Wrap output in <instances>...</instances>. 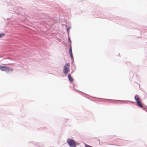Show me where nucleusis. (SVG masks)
Listing matches in <instances>:
<instances>
[{
  "label": "nucleus",
  "mask_w": 147,
  "mask_h": 147,
  "mask_svg": "<svg viewBox=\"0 0 147 147\" xmlns=\"http://www.w3.org/2000/svg\"><path fill=\"white\" fill-rule=\"evenodd\" d=\"M71 28V26H69L68 28H67V32L68 35H69V30Z\"/></svg>",
  "instance_id": "9"
},
{
  "label": "nucleus",
  "mask_w": 147,
  "mask_h": 147,
  "mask_svg": "<svg viewBox=\"0 0 147 147\" xmlns=\"http://www.w3.org/2000/svg\"><path fill=\"white\" fill-rule=\"evenodd\" d=\"M85 147H92V146H90L86 144L85 145Z\"/></svg>",
  "instance_id": "15"
},
{
  "label": "nucleus",
  "mask_w": 147,
  "mask_h": 147,
  "mask_svg": "<svg viewBox=\"0 0 147 147\" xmlns=\"http://www.w3.org/2000/svg\"><path fill=\"white\" fill-rule=\"evenodd\" d=\"M69 63H67L64 66V69L63 70V72L65 74H67L69 71Z\"/></svg>",
  "instance_id": "3"
},
{
  "label": "nucleus",
  "mask_w": 147,
  "mask_h": 147,
  "mask_svg": "<svg viewBox=\"0 0 147 147\" xmlns=\"http://www.w3.org/2000/svg\"><path fill=\"white\" fill-rule=\"evenodd\" d=\"M13 69L11 68L7 67V71H6L7 72H10L13 71Z\"/></svg>",
  "instance_id": "8"
},
{
  "label": "nucleus",
  "mask_w": 147,
  "mask_h": 147,
  "mask_svg": "<svg viewBox=\"0 0 147 147\" xmlns=\"http://www.w3.org/2000/svg\"><path fill=\"white\" fill-rule=\"evenodd\" d=\"M70 57H71V59L72 60H73V61H74V57H73V55H70Z\"/></svg>",
  "instance_id": "14"
},
{
  "label": "nucleus",
  "mask_w": 147,
  "mask_h": 147,
  "mask_svg": "<svg viewBox=\"0 0 147 147\" xmlns=\"http://www.w3.org/2000/svg\"><path fill=\"white\" fill-rule=\"evenodd\" d=\"M68 40L69 42L70 43H71V41L70 38V37L69 36V35H68Z\"/></svg>",
  "instance_id": "13"
},
{
  "label": "nucleus",
  "mask_w": 147,
  "mask_h": 147,
  "mask_svg": "<svg viewBox=\"0 0 147 147\" xmlns=\"http://www.w3.org/2000/svg\"><path fill=\"white\" fill-rule=\"evenodd\" d=\"M33 144L36 146H38L39 145V143L36 142H34Z\"/></svg>",
  "instance_id": "11"
},
{
  "label": "nucleus",
  "mask_w": 147,
  "mask_h": 147,
  "mask_svg": "<svg viewBox=\"0 0 147 147\" xmlns=\"http://www.w3.org/2000/svg\"><path fill=\"white\" fill-rule=\"evenodd\" d=\"M70 47L69 49V53L70 55H73V53L72 50V47L71 45H69Z\"/></svg>",
  "instance_id": "7"
},
{
  "label": "nucleus",
  "mask_w": 147,
  "mask_h": 147,
  "mask_svg": "<svg viewBox=\"0 0 147 147\" xmlns=\"http://www.w3.org/2000/svg\"><path fill=\"white\" fill-rule=\"evenodd\" d=\"M139 95H136L134 96V99L136 101V105L139 107L142 108L143 109L146 110L147 109V107L145 106L144 105H142L141 103V99L139 97Z\"/></svg>",
  "instance_id": "1"
},
{
  "label": "nucleus",
  "mask_w": 147,
  "mask_h": 147,
  "mask_svg": "<svg viewBox=\"0 0 147 147\" xmlns=\"http://www.w3.org/2000/svg\"><path fill=\"white\" fill-rule=\"evenodd\" d=\"M77 10L76 12L78 14H80L82 12V11L81 10Z\"/></svg>",
  "instance_id": "10"
},
{
  "label": "nucleus",
  "mask_w": 147,
  "mask_h": 147,
  "mask_svg": "<svg viewBox=\"0 0 147 147\" xmlns=\"http://www.w3.org/2000/svg\"><path fill=\"white\" fill-rule=\"evenodd\" d=\"M17 15H18V16H19L20 15V13H17Z\"/></svg>",
  "instance_id": "16"
},
{
  "label": "nucleus",
  "mask_w": 147,
  "mask_h": 147,
  "mask_svg": "<svg viewBox=\"0 0 147 147\" xmlns=\"http://www.w3.org/2000/svg\"><path fill=\"white\" fill-rule=\"evenodd\" d=\"M67 143L70 147H76L78 144V143H76L74 139L71 138L67 139Z\"/></svg>",
  "instance_id": "2"
},
{
  "label": "nucleus",
  "mask_w": 147,
  "mask_h": 147,
  "mask_svg": "<svg viewBox=\"0 0 147 147\" xmlns=\"http://www.w3.org/2000/svg\"><path fill=\"white\" fill-rule=\"evenodd\" d=\"M5 35V34L4 33H0V38H1L3 36Z\"/></svg>",
  "instance_id": "12"
},
{
  "label": "nucleus",
  "mask_w": 147,
  "mask_h": 147,
  "mask_svg": "<svg viewBox=\"0 0 147 147\" xmlns=\"http://www.w3.org/2000/svg\"><path fill=\"white\" fill-rule=\"evenodd\" d=\"M107 100L111 101L113 102H112L113 103H117V102H123L124 103L125 102H129V101L121 100H111V99H107ZM129 102H131L132 103H133V104H135V102H134L131 101H129Z\"/></svg>",
  "instance_id": "4"
},
{
  "label": "nucleus",
  "mask_w": 147,
  "mask_h": 147,
  "mask_svg": "<svg viewBox=\"0 0 147 147\" xmlns=\"http://www.w3.org/2000/svg\"><path fill=\"white\" fill-rule=\"evenodd\" d=\"M72 73H73V71H72V72H71V74H72Z\"/></svg>",
  "instance_id": "17"
},
{
  "label": "nucleus",
  "mask_w": 147,
  "mask_h": 147,
  "mask_svg": "<svg viewBox=\"0 0 147 147\" xmlns=\"http://www.w3.org/2000/svg\"><path fill=\"white\" fill-rule=\"evenodd\" d=\"M68 78L69 80L71 82H72L74 81V79L72 78L71 74H69L68 75Z\"/></svg>",
  "instance_id": "6"
},
{
  "label": "nucleus",
  "mask_w": 147,
  "mask_h": 147,
  "mask_svg": "<svg viewBox=\"0 0 147 147\" xmlns=\"http://www.w3.org/2000/svg\"><path fill=\"white\" fill-rule=\"evenodd\" d=\"M7 67L0 65V69L1 70L5 71H7Z\"/></svg>",
  "instance_id": "5"
},
{
  "label": "nucleus",
  "mask_w": 147,
  "mask_h": 147,
  "mask_svg": "<svg viewBox=\"0 0 147 147\" xmlns=\"http://www.w3.org/2000/svg\"><path fill=\"white\" fill-rule=\"evenodd\" d=\"M65 26L66 27H67V26H66V25H65Z\"/></svg>",
  "instance_id": "18"
}]
</instances>
